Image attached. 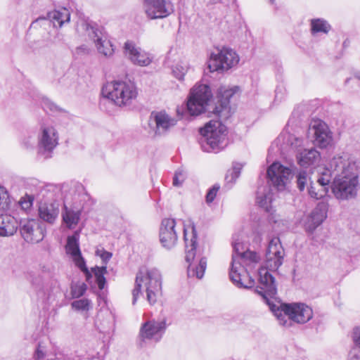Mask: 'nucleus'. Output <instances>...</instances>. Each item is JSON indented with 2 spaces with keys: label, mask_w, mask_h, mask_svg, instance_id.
<instances>
[{
  "label": "nucleus",
  "mask_w": 360,
  "mask_h": 360,
  "mask_svg": "<svg viewBox=\"0 0 360 360\" xmlns=\"http://www.w3.org/2000/svg\"><path fill=\"white\" fill-rule=\"evenodd\" d=\"M354 79H356L357 81H359L360 82V72H356L354 74V78L352 79V78H348L346 79L345 82L346 83H349L350 81H352Z\"/></svg>",
  "instance_id": "obj_53"
},
{
  "label": "nucleus",
  "mask_w": 360,
  "mask_h": 360,
  "mask_svg": "<svg viewBox=\"0 0 360 360\" xmlns=\"http://www.w3.org/2000/svg\"><path fill=\"white\" fill-rule=\"evenodd\" d=\"M87 290L85 283L81 281L72 282L70 285V294L72 298H79L83 296Z\"/></svg>",
  "instance_id": "obj_32"
},
{
  "label": "nucleus",
  "mask_w": 360,
  "mask_h": 360,
  "mask_svg": "<svg viewBox=\"0 0 360 360\" xmlns=\"http://www.w3.org/2000/svg\"><path fill=\"white\" fill-rule=\"evenodd\" d=\"M18 221L9 214H0V236L8 237L16 233Z\"/></svg>",
  "instance_id": "obj_22"
},
{
  "label": "nucleus",
  "mask_w": 360,
  "mask_h": 360,
  "mask_svg": "<svg viewBox=\"0 0 360 360\" xmlns=\"http://www.w3.org/2000/svg\"><path fill=\"white\" fill-rule=\"evenodd\" d=\"M96 255H98L101 257V258L104 264L103 266H106L107 263L108 262V261L110 259V258L112 256L111 252H108L103 249L101 250L98 249L96 252Z\"/></svg>",
  "instance_id": "obj_45"
},
{
  "label": "nucleus",
  "mask_w": 360,
  "mask_h": 360,
  "mask_svg": "<svg viewBox=\"0 0 360 360\" xmlns=\"http://www.w3.org/2000/svg\"><path fill=\"white\" fill-rule=\"evenodd\" d=\"M143 281V274L139 271L136 276L135 286L132 290V304L134 305L137 301L139 295L141 294V285Z\"/></svg>",
  "instance_id": "obj_33"
},
{
  "label": "nucleus",
  "mask_w": 360,
  "mask_h": 360,
  "mask_svg": "<svg viewBox=\"0 0 360 360\" xmlns=\"http://www.w3.org/2000/svg\"><path fill=\"white\" fill-rule=\"evenodd\" d=\"M335 172H333V169H324L321 172L317 179V184L321 186V188H326V193L328 192L329 185L331 183L333 175L335 176Z\"/></svg>",
  "instance_id": "obj_30"
},
{
  "label": "nucleus",
  "mask_w": 360,
  "mask_h": 360,
  "mask_svg": "<svg viewBox=\"0 0 360 360\" xmlns=\"http://www.w3.org/2000/svg\"><path fill=\"white\" fill-rule=\"evenodd\" d=\"M89 53V49L86 45H82L75 49L74 51V56L76 58L82 57L83 56L88 55Z\"/></svg>",
  "instance_id": "obj_46"
},
{
  "label": "nucleus",
  "mask_w": 360,
  "mask_h": 360,
  "mask_svg": "<svg viewBox=\"0 0 360 360\" xmlns=\"http://www.w3.org/2000/svg\"><path fill=\"white\" fill-rule=\"evenodd\" d=\"M227 128L219 120H211L200 129L199 143L203 151L217 153L226 146Z\"/></svg>",
  "instance_id": "obj_5"
},
{
  "label": "nucleus",
  "mask_w": 360,
  "mask_h": 360,
  "mask_svg": "<svg viewBox=\"0 0 360 360\" xmlns=\"http://www.w3.org/2000/svg\"><path fill=\"white\" fill-rule=\"evenodd\" d=\"M308 193L310 197L316 200L323 198L327 194L326 188H321L316 191V188L313 185L312 181H310V185L308 186Z\"/></svg>",
  "instance_id": "obj_34"
},
{
  "label": "nucleus",
  "mask_w": 360,
  "mask_h": 360,
  "mask_svg": "<svg viewBox=\"0 0 360 360\" xmlns=\"http://www.w3.org/2000/svg\"><path fill=\"white\" fill-rule=\"evenodd\" d=\"M283 257L284 250L279 238H273L269 243L266 253V268L259 270V285L255 291L261 295L263 301L269 307L279 324L290 327L292 322L307 323L312 318L313 311L311 307L303 303L281 304L277 306L271 301L276 295L277 288L274 277L267 269L277 270L283 264Z\"/></svg>",
  "instance_id": "obj_1"
},
{
  "label": "nucleus",
  "mask_w": 360,
  "mask_h": 360,
  "mask_svg": "<svg viewBox=\"0 0 360 360\" xmlns=\"http://www.w3.org/2000/svg\"><path fill=\"white\" fill-rule=\"evenodd\" d=\"M146 274L147 300L150 304H153L156 302L158 295L161 292V274L156 269L148 270Z\"/></svg>",
  "instance_id": "obj_16"
},
{
  "label": "nucleus",
  "mask_w": 360,
  "mask_h": 360,
  "mask_svg": "<svg viewBox=\"0 0 360 360\" xmlns=\"http://www.w3.org/2000/svg\"><path fill=\"white\" fill-rule=\"evenodd\" d=\"M167 328L166 320H151L145 322L140 329V347L143 346L145 340H151L155 342L160 340Z\"/></svg>",
  "instance_id": "obj_12"
},
{
  "label": "nucleus",
  "mask_w": 360,
  "mask_h": 360,
  "mask_svg": "<svg viewBox=\"0 0 360 360\" xmlns=\"http://www.w3.org/2000/svg\"><path fill=\"white\" fill-rule=\"evenodd\" d=\"M348 360H360V349L352 347L349 353Z\"/></svg>",
  "instance_id": "obj_50"
},
{
  "label": "nucleus",
  "mask_w": 360,
  "mask_h": 360,
  "mask_svg": "<svg viewBox=\"0 0 360 360\" xmlns=\"http://www.w3.org/2000/svg\"><path fill=\"white\" fill-rule=\"evenodd\" d=\"M186 108L192 116L203 112L227 119L231 115L230 98L236 91H217L214 98L212 91H190Z\"/></svg>",
  "instance_id": "obj_3"
},
{
  "label": "nucleus",
  "mask_w": 360,
  "mask_h": 360,
  "mask_svg": "<svg viewBox=\"0 0 360 360\" xmlns=\"http://www.w3.org/2000/svg\"><path fill=\"white\" fill-rule=\"evenodd\" d=\"M65 248L66 253L70 256H75L81 252L79 248V233L78 231H75L72 235L68 237Z\"/></svg>",
  "instance_id": "obj_27"
},
{
  "label": "nucleus",
  "mask_w": 360,
  "mask_h": 360,
  "mask_svg": "<svg viewBox=\"0 0 360 360\" xmlns=\"http://www.w3.org/2000/svg\"><path fill=\"white\" fill-rule=\"evenodd\" d=\"M188 65L186 62L179 61L172 66V72L174 77L179 81H182L188 72Z\"/></svg>",
  "instance_id": "obj_31"
},
{
  "label": "nucleus",
  "mask_w": 360,
  "mask_h": 360,
  "mask_svg": "<svg viewBox=\"0 0 360 360\" xmlns=\"http://www.w3.org/2000/svg\"><path fill=\"white\" fill-rule=\"evenodd\" d=\"M328 205L325 202H319L313 210L308 218L307 229L314 231L327 217Z\"/></svg>",
  "instance_id": "obj_20"
},
{
  "label": "nucleus",
  "mask_w": 360,
  "mask_h": 360,
  "mask_svg": "<svg viewBox=\"0 0 360 360\" xmlns=\"http://www.w3.org/2000/svg\"><path fill=\"white\" fill-rule=\"evenodd\" d=\"M96 283L100 290H103L106 283V279L104 275H101L100 277L96 278Z\"/></svg>",
  "instance_id": "obj_51"
},
{
  "label": "nucleus",
  "mask_w": 360,
  "mask_h": 360,
  "mask_svg": "<svg viewBox=\"0 0 360 360\" xmlns=\"http://www.w3.org/2000/svg\"><path fill=\"white\" fill-rule=\"evenodd\" d=\"M34 200L33 195L25 194L22 197L19 201V205L23 210H30Z\"/></svg>",
  "instance_id": "obj_39"
},
{
  "label": "nucleus",
  "mask_w": 360,
  "mask_h": 360,
  "mask_svg": "<svg viewBox=\"0 0 360 360\" xmlns=\"http://www.w3.org/2000/svg\"><path fill=\"white\" fill-rule=\"evenodd\" d=\"M72 260L76 266H77L81 271L85 269L86 266V261L83 257L82 252L75 255L71 256Z\"/></svg>",
  "instance_id": "obj_42"
},
{
  "label": "nucleus",
  "mask_w": 360,
  "mask_h": 360,
  "mask_svg": "<svg viewBox=\"0 0 360 360\" xmlns=\"http://www.w3.org/2000/svg\"><path fill=\"white\" fill-rule=\"evenodd\" d=\"M190 90L194 91V90H202V89H200L199 87H196L195 86H194L193 87L190 89ZM203 90H210V86L208 85L205 84Z\"/></svg>",
  "instance_id": "obj_55"
},
{
  "label": "nucleus",
  "mask_w": 360,
  "mask_h": 360,
  "mask_svg": "<svg viewBox=\"0 0 360 360\" xmlns=\"http://www.w3.org/2000/svg\"><path fill=\"white\" fill-rule=\"evenodd\" d=\"M198 234L194 224L192 225V235L191 238L187 237L186 230L184 229V238L186 245V261L188 264L187 274L188 277H196L199 279L204 276L207 267V259L201 257L196 259Z\"/></svg>",
  "instance_id": "obj_6"
},
{
  "label": "nucleus",
  "mask_w": 360,
  "mask_h": 360,
  "mask_svg": "<svg viewBox=\"0 0 360 360\" xmlns=\"http://www.w3.org/2000/svg\"><path fill=\"white\" fill-rule=\"evenodd\" d=\"M53 2H56V0H53Z\"/></svg>",
  "instance_id": "obj_62"
},
{
  "label": "nucleus",
  "mask_w": 360,
  "mask_h": 360,
  "mask_svg": "<svg viewBox=\"0 0 360 360\" xmlns=\"http://www.w3.org/2000/svg\"><path fill=\"white\" fill-rule=\"evenodd\" d=\"M220 188V186L218 184H216L211 187L207 194H206V201L207 203H210L214 201L217 192Z\"/></svg>",
  "instance_id": "obj_41"
},
{
  "label": "nucleus",
  "mask_w": 360,
  "mask_h": 360,
  "mask_svg": "<svg viewBox=\"0 0 360 360\" xmlns=\"http://www.w3.org/2000/svg\"><path fill=\"white\" fill-rule=\"evenodd\" d=\"M311 33L315 35L318 33L328 34L331 29L328 22L323 18H314L310 21Z\"/></svg>",
  "instance_id": "obj_28"
},
{
  "label": "nucleus",
  "mask_w": 360,
  "mask_h": 360,
  "mask_svg": "<svg viewBox=\"0 0 360 360\" xmlns=\"http://www.w3.org/2000/svg\"><path fill=\"white\" fill-rule=\"evenodd\" d=\"M274 1H275V0H269V2H270L271 4H274Z\"/></svg>",
  "instance_id": "obj_61"
},
{
  "label": "nucleus",
  "mask_w": 360,
  "mask_h": 360,
  "mask_svg": "<svg viewBox=\"0 0 360 360\" xmlns=\"http://www.w3.org/2000/svg\"><path fill=\"white\" fill-rule=\"evenodd\" d=\"M110 85L112 86L113 90H131L125 82L120 80H113L110 82Z\"/></svg>",
  "instance_id": "obj_44"
},
{
  "label": "nucleus",
  "mask_w": 360,
  "mask_h": 360,
  "mask_svg": "<svg viewBox=\"0 0 360 360\" xmlns=\"http://www.w3.org/2000/svg\"><path fill=\"white\" fill-rule=\"evenodd\" d=\"M297 163L303 167L317 163L320 160V153L314 148L304 149L296 155Z\"/></svg>",
  "instance_id": "obj_23"
},
{
  "label": "nucleus",
  "mask_w": 360,
  "mask_h": 360,
  "mask_svg": "<svg viewBox=\"0 0 360 360\" xmlns=\"http://www.w3.org/2000/svg\"><path fill=\"white\" fill-rule=\"evenodd\" d=\"M266 174L268 184L259 186L256 193V202L266 212H270L271 210L273 193L271 186L278 191H284L295 175L297 188L300 191H303L311 181L307 171L296 167L291 169L278 162L268 167Z\"/></svg>",
  "instance_id": "obj_2"
},
{
  "label": "nucleus",
  "mask_w": 360,
  "mask_h": 360,
  "mask_svg": "<svg viewBox=\"0 0 360 360\" xmlns=\"http://www.w3.org/2000/svg\"><path fill=\"white\" fill-rule=\"evenodd\" d=\"M186 178V172L181 169H178L174 175L173 177V185L174 186H180L183 182L185 181Z\"/></svg>",
  "instance_id": "obj_40"
},
{
  "label": "nucleus",
  "mask_w": 360,
  "mask_h": 360,
  "mask_svg": "<svg viewBox=\"0 0 360 360\" xmlns=\"http://www.w3.org/2000/svg\"><path fill=\"white\" fill-rule=\"evenodd\" d=\"M150 122L155 123V132L157 135L166 133L176 124V120L170 117L165 110L153 111L150 115Z\"/></svg>",
  "instance_id": "obj_18"
},
{
  "label": "nucleus",
  "mask_w": 360,
  "mask_h": 360,
  "mask_svg": "<svg viewBox=\"0 0 360 360\" xmlns=\"http://www.w3.org/2000/svg\"><path fill=\"white\" fill-rule=\"evenodd\" d=\"M38 153L45 159L51 157L55 148L58 144V134L51 124L40 123L38 133Z\"/></svg>",
  "instance_id": "obj_10"
},
{
  "label": "nucleus",
  "mask_w": 360,
  "mask_h": 360,
  "mask_svg": "<svg viewBox=\"0 0 360 360\" xmlns=\"http://www.w3.org/2000/svg\"><path fill=\"white\" fill-rule=\"evenodd\" d=\"M239 62V56L231 48L223 47L217 53H212L207 62L210 72H224L236 66Z\"/></svg>",
  "instance_id": "obj_8"
},
{
  "label": "nucleus",
  "mask_w": 360,
  "mask_h": 360,
  "mask_svg": "<svg viewBox=\"0 0 360 360\" xmlns=\"http://www.w3.org/2000/svg\"><path fill=\"white\" fill-rule=\"evenodd\" d=\"M23 144L25 145L26 148H33V146H34V143L31 142L30 140H27V141L25 140L23 141Z\"/></svg>",
  "instance_id": "obj_54"
},
{
  "label": "nucleus",
  "mask_w": 360,
  "mask_h": 360,
  "mask_svg": "<svg viewBox=\"0 0 360 360\" xmlns=\"http://www.w3.org/2000/svg\"><path fill=\"white\" fill-rule=\"evenodd\" d=\"M92 272L95 275L96 278L101 276V275H105L107 273L106 266H95L91 269Z\"/></svg>",
  "instance_id": "obj_49"
},
{
  "label": "nucleus",
  "mask_w": 360,
  "mask_h": 360,
  "mask_svg": "<svg viewBox=\"0 0 360 360\" xmlns=\"http://www.w3.org/2000/svg\"><path fill=\"white\" fill-rule=\"evenodd\" d=\"M40 105L44 110L49 109L52 112L62 111L61 108H60L58 105H56L51 100L46 97H42L41 98Z\"/></svg>",
  "instance_id": "obj_37"
},
{
  "label": "nucleus",
  "mask_w": 360,
  "mask_h": 360,
  "mask_svg": "<svg viewBox=\"0 0 360 360\" xmlns=\"http://www.w3.org/2000/svg\"><path fill=\"white\" fill-rule=\"evenodd\" d=\"M47 21L49 24L53 22V27H61L65 22H69L70 20V13L65 7H61L59 9H54L53 11L47 13Z\"/></svg>",
  "instance_id": "obj_24"
},
{
  "label": "nucleus",
  "mask_w": 360,
  "mask_h": 360,
  "mask_svg": "<svg viewBox=\"0 0 360 360\" xmlns=\"http://www.w3.org/2000/svg\"><path fill=\"white\" fill-rule=\"evenodd\" d=\"M90 304L91 301L89 299L83 298L72 302L71 306L78 311H87L89 309Z\"/></svg>",
  "instance_id": "obj_35"
},
{
  "label": "nucleus",
  "mask_w": 360,
  "mask_h": 360,
  "mask_svg": "<svg viewBox=\"0 0 360 360\" xmlns=\"http://www.w3.org/2000/svg\"><path fill=\"white\" fill-rule=\"evenodd\" d=\"M49 191L48 186L43 187L37 195L38 198L41 196L38 202V217L42 221L53 225L60 213V203L52 199L53 194Z\"/></svg>",
  "instance_id": "obj_7"
},
{
  "label": "nucleus",
  "mask_w": 360,
  "mask_h": 360,
  "mask_svg": "<svg viewBox=\"0 0 360 360\" xmlns=\"http://www.w3.org/2000/svg\"><path fill=\"white\" fill-rule=\"evenodd\" d=\"M285 143L292 149L298 150V148L302 145L303 140L293 134H288L286 138Z\"/></svg>",
  "instance_id": "obj_36"
},
{
  "label": "nucleus",
  "mask_w": 360,
  "mask_h": 360,
  "mask_svg": "<svg viewBox=\"0 0 360 360\" xmlns=\"http://www.w3.org/2000/svg\"><path fill=\"white\" fill-rule=\"evenodd\" d=\"M81 271H82L86 277V281L87 282H89L90 281V279L92 278V274H91V272L89 271V269L87 267H86L85 269H84L83 270H82Z\"/></svg>",
  "instance_id": "obj_52"
},
{
  "label": "nucleus",
  "mask_w": 360,
  "mask_h": 360,
  "mask_svg": "<svg viewBox=\"0 0 360 360\" xmlns=\"http://www.w3.org/2000/svg\"><path fill=\"white\" fill-rule=\"evenodd\" d=\"M233 255L231 266L229 272V277L232 283L240 288H250L254 285V281L250 280L249 285H244L241 282L240 269H243L240 263L237 261L238 258L241 257V253L245 251L248 247L240 238L239 235H234L232 241Z\"/></svg>",
  "instance_id": "obj_9"
},
{
  "label": "nucleus",
  "mask_w": 360,
  "mask_h": 360,
  "mask_svg": "<svg viewBox=\"0 0 360 360\" xmlns=\"http://www.w3.org/2000/svg\"><path fill=\"white\" fill-rule=\"evenodd\" d=\"M217 90H223L221 88H219ZM224 90H240V88L238 86H233L231 87H229V89H224Z\"/></svg>",
  "instance_id": "obj_56"
},
{
  "label": "nucleus",
  "mask_w": 360,
  "mask_h": 360,
  "mask_svg": "<svg viewBox=\"0 0 360 360\" xmlns=\"http://www.w3.org/2000/svg\"><path fill=\"white\" fill-rule=\"evenodd\" d=\"M335 178L331 189L338 199L348 200L356 195L359 170L355 161L342 156L334 157L330 162Z\"/></svg>",
  "instance_id": "obj_4"
},
{
  "label": "nucleus",
  "mask_w": 360,
  "mask_h": 360,
  "mask_svg": "<svg viewBox=\"0 0 360 360\" xmlns=\"http://www.w3.org/2000/svg\"><path fill=\"white\" fill-rule=\"evenodd\" d=\"M39 43L41 47H51L53 45H60L64 43V35L56 30L53 32H49L39 41Z\"/></svg>",
  "instance_id": "obj_26"
},
{
  "label": "nucleus",
  "mask_w": 360,
  "mask_h": 360,
  "mask_svg": "<svg viewBox=\"0 0 360 360\" xmlns=\"http://www.w3.org/2000/svg\"><path fill=\"white\" fill-rule=\"evenodd\" d=\"M309 133L313 135L314 144L321 148H326L332 141L327 124L321 120H315L310 124Z\"/></svg>",
  "instance_id": "obj_15"
},
{
  "label": "nucleus",
  "mask_w": 360,
  "mask_h": 360,
  "mask_svg": "<svg viewBox=\"0 0 360 360\" xmlns=\"http://www.w3.org/2000/svg\"><path fill=\"white\" fill-rule=\"evenodd\" d=\"M240 257L243 258V259H248L252 262H256L257 255L256 252L250 251L248 248L245 251H243L241 253V257Z\"/></svg>",
  "instance_id": "obj_48"
},
{
  "label": "nucleus",
  "mask_w": 360,
  "mask_h": 360,
  "mask_svg": "<svg viewBox=\"0 0 360 360\" xmlns=\"http://www.w3.org/2000/svg\"><path fill=\"white\" fill-rule=\"evenodd\" d=\"M137 94L138 91H101L100 105L107 102L118 106L129 105Z\"/></svg>",
  "instance_id": "obj_17"
},
{
  "label": "nucleus",
  "mask_w": 360,
  "mask_h": 360,
  "mask_svg": "<svg viewBox=\"0 0 360 360\" xmlns=\"http://www.w3.org/2000/svg\"><path fill=\"white\" fill-rule=\"evenodd\" d=\"M243 165L235 162L233 164L232 169L227 172L225 176V181L226 186L229 189L232 187L233 184L235 183L236 179L239 177Z\"/></svg>",
  "instance_id": "obj_29"
},
{
  "label": "nucleus",
  "mask_w": 360,
  "mask_h": 360,
  "mask_svg": "<svg viewBox=\"0 0 360 360\" xmlns=\"http://www.w3.org/2000/svg\"><path fill=\"white\" fill-rule=\"evenodd\" d=\"M22 238L27 243H37L41 241L46 233V227L39 220L23 219L18 223Z\"/></svg>",
  "instance_id": "obj_11"
},
{
  "label": "nucleus",
  "mask_w": 360,
  "mask_h": 360,
  "mask_svg": "<svg viewBox=\"0 0 360 360\" xmlns=\"http://www.w3.org/2000/svg\"><path fill=\"white\" fill-rule=\"evenodd\" d=\"M124 49L126 56L133 64L139 66H148L150 64L152 60L148 54L141 48L136 47L132 41H126Z\"/></svg>",
  "instance_id": "obj_19"
},
{
  "label": "nucleus",
  "mask_w": 360,
  "mask_h": 360,
  "mask_svg": "<svg viewBox=\"0 0 360 360\" xmlns=\"http://www.w3.org/2000/svg\"><path fill=\"white\" fill-rule=\"evenodd\" d=\"M279 94L282 95L283 94V91H278L276 93V94L275 95V101H274L275 102L278 99Z\"/></svg>",
  "instance_id": "obj_57"
},
{
  "label": "nucleus",
  "mask_w": 360,
  "mask_h": 360,
  "mask_svg": "<svg viewBox=\"0 0 360 360\" xmlns=\"http://www.w3.org/2000/svg\"><path fill=\"white\" fill-rule=\"evenodd\" d=\"M352 340L354 342L353 347H358L360 349V327L354 328L352 333Z\"/></svg>",
  "instance_id": "obj_47"
},
{
  "label": "nucleus",
  "mask_w": 360,
  "mask_h": 360,
  "mask_svg": "<svg viewBox=\"0 0 360 360\" xmlns=\"http://www.w3.org/2000/svg\"><path fill=\"white\" fill-rule=\"evenodd\" d=\"M146 14L150 19L165 18L174 12L169 0H143Z\"/></svg>",
  "instance_id": "obj_13"
},
{
  "label": "nucleus",
  "mask_w": 360,
  "mask_h": 360,
  "mask_svg": "<svg viewBox=\"0 0 360 360\" xmlns=\"http://www.w3.org/2000/svg\"><path fill=\"white\" fill-rule=\"evenodd\" d=\"M10 199L7 191L3 186H0V209H8Z\"/></svg>",
  "instance_id": "obj_38"
},
{
  "label": "nucleus",
  "mask_w": 360,
  "mask_h": 360,
  "mask_svg": "<svg viewBox=\"0 0 360 360\" xmlns=\"http://www.w3.org/2000/svg\"><path fill=\"white\" fill-rule=\"evenodd\" d=\"M107 87H108L107 86H105V84H103V87H102L101 90H102V91H104V90H105V88H107Z\"/></svg>",
  "instance_id": "obj_60"
},
{
  "label": "nucleus",
  "mask_w": 360,
  "mask_h": 360,
  "mask_svg": "<svg viewBox=\"0 0 360 360\" xmlns=\"http://www.w3.org/2000/svg\"><path fill=\"white\" fill-rule=\"evenodd\" d=\"M176 221L174 219H164L160 228V241L162 247L167 250L173 248L177 242Z\"/></svg>",
  "instance_id": "obj_14"
},
{
  "label": "nucleus",
  "mask_w": 360,
  "mask_h": 360,
  "mask_svg": "<svg viewBox=\"0 0 360 360\" xmlns=\"http://www.w3.org/2000/svg\"><path fill=\"white\" fill-rule=\"evenodd\" d=\"M46 350L41 347L40 343H38L37 347L33 354L34 360H44L46 357Z\"/></svg>",
  "instance_id": "obj_43"
},
{
  "label": "nucleus",
  "mask_w": 360,
  "mask_h": 360,
  "mask_svg": "<svg viewBox=\"0 0 360 360\" xmlns=\"http://www.w3.org/2000/svg\"><path fill=\"white\" fill-rule=\"evenodd\" d=\"M342 46H343V47H344V48H346V47L347 46V41H345L343 42Z\"/></svg>",
  "instance_id": "obj_59"
},
{
  "label": "nucleus",
  "mask_w": 360,
  "mask_h": 360,
  "mask_svg": "<svg viewBox=\"0 0 360 360\" xmlns=\"http://www.w3.org/2000/svg\"><path fill=\"white\" fill-rule=\"evenodd\" d=\"M91 32L89 33L94 42L96 43V48L98 52L105 56H110L114 53V48L112 42L100 36L101 32L95 27H91Z\"/></svg>",
  "instance_id": "obj_21"
},
{
  "label": "nucleus",
  "mask_w": 360,
  "mask_h": 360,
  "mask_svg": "<svg viewBox=\"0 0 360 360\" xmlns=\"http://www.w3.org/2000/svg\"><path fill=\"white\" fill-rule=\"evenodd\" d=\"M212 4H217L221 1V0H210Z\"/></svg>",
  "instance_id": "obj_58"
},
{
  "label": "nucleus",
  "mask_w": 360,
  "mask_h": 360,
  "mask_svg": "<svg viewBox=\"0 0 360 360\" xmlns=\"http://www.w3.org/2000/svg\"><path fill=\"white\" fill-rule=\"evenodd\" d=\"M82 211L68 209L65 205L62 212V218L67 227L74 229L80 220Z\"/></svg>",
  "instance_id": "obj_25"
}]
</instances>
